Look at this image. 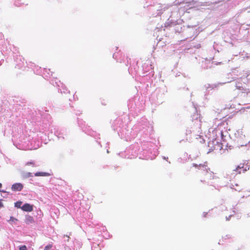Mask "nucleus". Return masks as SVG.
Masks as SVG:
<instances>
[{
  "label": "nucleus",
  "mask_w": 250,
  "mask_h": 250,
  "mask_svg": "<svg viewBox=\"0 0 250 250\" xmlns=\"http://www.w3.org/2000/svg\"><path fill=\"white\" fill-rule=\"evenodd\" d=\"M248 166L244 164H240L235 169L233 170V174L237 175L244 173L247 170Z\"/></svg>",
  "instance_id": "f257e3e1"
},
{
  "label": "nucleus",
  "mask_w": 250,
  "mask_h": 250,
  "mask_svg": "<svg viewBox=\"0 0 250 250\" xmlns=\"http://www.w3.org/2000/svg\"><path fill=\"white\" fill-rule=\"evenodd\" d=\"M193 167H194L196 168H197L199 169L203 170L204 171V173H208V170H209V168L208 167L207 162L203 164H199V165L194 164L193 165Z\"/></svg>",
  "instance_id": "f03ea898"
},
{
  "label": "nucleus",
  "mask_w": 250,
  "mask_h": 250,
  "mask_svg": "<svg viewBox=\"0 0 250 250\" xmlns=\"http://www.w3.org/2000/svg\"><path fill=\"white\" fill-rule=\"evenodd\" d=\"M21 208L22 210L27 212H31L33 210V206L28 203L24 204Z\"/></svg>",
  "instance_id": "7ed1b4c3"
},
{
  "label": "nucleus",
  "mask_w": 250,
  "mask_h": 250,
  "mask_svg": "<svg viewBox=\"0 0 250 250\" xmlns=\"http://www.w3.org/2000/svg\"><path fill=\"white\" fill-rule=\"evenodd\" d=\"M12 189L13 191H21L23 188V185L21 183H16L12 185Z\"/></svg>",
  "instance_id": "20e7f679"
},
{
  "label": "nucleus",
  "mask_w": 250,
  "mask_h": 250,
  "mask_svg": "<svg viewBox=\"0 0 250 250\" xmlns=\"http://www.w3.org/2000/svg\"><path fill=\"white\" fill-rule=\"evenodd\" d=\"M25 222L26 224H32L34 222L33 217L31 216H28L26 217Z\"/></svg>",
  "instance_id": "39448f33"
},
{
  "label": "nucleus",
  "mask_w": 250,
  "mask_h": 250,
  "mask_svg": "<svg viewBox=\"0 0 250 250\" xmlns=\"http://www.w3.org/2000/svg\"><path fill=\"white\" fill-rule=\"evenodd\" d=\"M49 174L47 172H39L35 173V176H48Z\"/></svg>",
  "instance_id": "423d86ee"
},
{
  "label": "nucleus",
  "mask_w": 250,
  "mask_h": 250,
  "mask_svg": "<svg viewBox=\"0 0 250 250\" xmlns=\"http://www.w3.org/2000/svg\"><path fill=\"white\" fill-rule=\"evenodd\" d=\"M52 248V244H48L47 245L43 250H51V248Z\"/></svg>",
  "instance_id": "0eeeda50"
},
{
  "label": "nucleus",
  "mask_w": 250,
  "mask_h": 250,
  "mask_svg": "<svg viewBox=\"0 0 250 250\" xmlns=\"http://www.w3.org/2000/svg\"><path fill=\"white\" fill-rule=\"evenodd\" d=\"M22 204V202H21V201H19V202H17L15 204V206L17 208H21V205Z\"/></svg>",
  "instance_id": "6e6552de"
},
{
  "label": "nucleus",
  "mask_w": 250,
  "mask_h": 250,
  "mask_svg": "<svg viewBox=\"0 0 250 250\" xmlns=\"http://www.w3.org/2000/svg\"><path fill=\"white\" fill-rule=\"evenodd\" d=\"M19 249L20 250H27V248L25 245L21 246Z\"/></svg>",
  "instance_id": "1a4fd4ad"
},
{
  "label": "nucleus",
  "mask_w": 250,
  "mask_h": 250,
  "mask_svg": "<svg viewBox=\"0 0 250 250\" xmlns=\"http://www.w3.org/2000/svg\"><path fill=\"white\" fill-rule=\"evenodd\" d=\"M32 165L33 167L35 166V163L34 162H28L26 164V166Z\"/></svg>",
  "instance_id": "9d476101"
},
{
  "label": "nucleus",
  "mask_w": 250,
  "mask_h": 250,
  "mask_svg": "<svg viewBox=\"0 0 250 250\" xmlns=\"http://www.w3.org/2000/svg\"><path fill=\"white\" fill-rule=\"evenodd\" d=\"M3 205L2 203L1 202V200H0V208L3 207Z\"/></svg>",
  "instance_id": "9b49d317"
},
{
  "label": "nucleus",
  "mask_w": 250,
  "mask_h": 250,
  "mask_svg": "<svg viewBox=\"0 0 250 250\" xmlns=\"http://www.w3.org/2000/svg\"><path fill=\"white\" fill-rule=\"evenodd\" d=\"M231 215H229L228 217H226V219L227 220H229L230 217H231Z\"/></svg>",
  "instance_id": "f8f14e48"
},
{
  "label": "nucleus",
  "mask_w": 250,
  "mask_h": 250,
  "mask_svg": "<svg viewBox=\"0 0 250 250\" xmlns=\"http://www.w3.org/2000/svg\"><path fill=\"white\" fill-rule=\"evenodd\" d=\"M10 220L13 221L14 220H16V219H15L14 218L11 217V218H10Z\"/></svg>",
  "instance_id": "ddd939ff"
},
{
  "label": "nucleus",
  "mask_w": 250,
  "mask_h": 250,
  "mask_svg": "<svg viewBox=\"0 0 250 250\" xmlns=\"http://www.w3.org/2000/svg\"><path fill=\"white\" fill-rule=\"evenodd\" d=\"M248 216H250V211H249L248 213H247V214Z\"/></svg>",
  "instance_id": "4468645a"
},
{
  "label": "nucleus",
  "mask_w": 250,
  "mask_h": 250,
  "mask_svg": "<svg viewBox=\"0 0 250 250\" xmlns=\"http://www.w3.org/2000/svg\"><path fill=\"white\" fill-rule=\"evenodd\" d=\"M2 187V184L1 183H0V188H1Z\"/></svg>",
  "instance_id": "2eb2a0df"
},
{
  "label": "nucleus",
  "mask_w": 250,
  "mask_h": 250,
  "mask_svg": "<svg viewBox=\"0 0 250 250\" xmlns=\"http://www.w3.org/2000/svg\"><path fill=\"white\" fill-rule=\"evenodd\" d=\"M221 135L223 136V132L222 131L221 132Z\"/></svg>",
  "instance_id": "dca6fc26"
}]
</instances>
